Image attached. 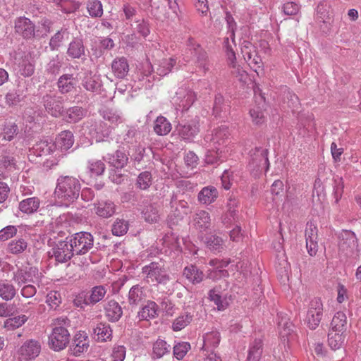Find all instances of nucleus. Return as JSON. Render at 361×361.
Listing matches in <instances>:
<instances>
[{
    "instance_id": "f257e3e1",
    "label": "nucleus",
    "mask_w": 361,
    "mask_h": 361,
    "mask_svg": "<svg viewBox=\"0 0 361 361\" xmlns=\"http://www.w3.org/2000/svg\"><path fill=\"white\" fill-rule=\"evenodd\" d=\"M81 184L75 177L61 176L55 188V197L66 206L74 202L80 196Z\"/></svg>"
},
{
    "instance_id": "f03ea898",
    "label": "nucleus",
    "mask_w": 361,
    "mask_h": 361,
    "mask_svg": "<svg viewBox=\"0 0 361 361\" xmlns=\"http://www.w3.org/2000/svg\"><path fill=\"white\" fill-rule=\"evenodd\" d=\"M142 274L145 276L147 282H157L166 285L170 280V276L167 274L164 266L158 262H152L145 265L142 269Z\"/></svg>"
},
{
    "instance_id": "7ed1b4c3",
    "label": "nucleus",
    "mask_w": 361,
    "mask_h": 361,
    "mask_svg": "<svg viewBox=\"0 0 361 361\" xmlns=\"http://www.w3.org/2000/svg\"><path fill=\"white\" fill-rule=\"evenodd\" d=\"M71 243L73 244L76 255H82L88 252L93 247L94 237L88 232H78L70 236Z\"/></svg>"
},
{
    "instance_id": "20e7f679",
    "label": "nucleus",
    "mask_w": 361,
    "mask_h": 361,
    "mask_svg": "<svg viewBox=\"0 0 361 361\" xmlns=\"http://www.w3.org/2000/svg\"><path fill=\"white\" fill-rule=\"evenodd\" d=\"M71 339L69 331L64 326H55L49 336L48 344L54 351H61L66 348Z\"/></svg>"
},
{
    "instance_id": "39448f33",
    "label": "nucleus",
    "mask_w": 361,
    "mask_h": 361,
    "mask_svg": "<svg viewBox=\"0 0 361 361\" xmlns=\"http://www.w3.org/2000/svg\"><path fill=\"white\" fill-rule=\"evenodd\" d=\"M357 240L355 233L350 231L342 232L339 236L338 252L345 257L354 255L357 250Z\"/></svg>"
},
{
    "instance_id": "423d86ee",
    "label": "nucleus",
    "mask_w": 361,
    "mask_h": 361,
    "mask_svg": "<svg viewBox=\"0 0 361 361\" xmlns=\"http://www.w3.org/2000/svg\"><path fill=\"white\" fill-rule=\"evenodd\" d=\"M323 314V304L320 298H314L310 301L306 316V323L310 329H315L319 324Z\"/></svg>"
},
{
    "instance_id": "0eeeda50",
    "label": "nucleus",
    "mask_w": 361,
    "mask_h": 361,
    "mask_svg": "<svg viewBox=\"0 0 361 361\" xmlns=\"http://www.w3.org/2000/svg\"><path fill=\"white\" fill-rule=\"evenodd\" d=\"M14 30L23 39H30L38 36L34 23L25 16L18 17L14 20Z\"/></svg>"
},
{
    "instance_id": "6e6552de",
    "label": "nucleus",
    "mask_w": 361,
    "mask_h": 361,
    "mask_svg": "<svg viewBox=\"0 0 361 361\" xmlns=\"http://www.w3.org/2000/svg\"><path fill=\"white\" fill-rule=\"evenodd\" d=\"M72 247L73 244L71 243L70 240H68V238L66 240L59 241L52 249L55 259L61 263L70 260L75 255Z\"/></svg>"
},
{
    "instance_id": "1a4fd4ad",
    "label": "nucleus",
    "mask_w": 361,
    "mask_h": 361,
    "mask_svg": "<svg viewBox=\"0 0 361 361\" xmlns=\"http://www.w3.org/2000/svg\"><path fill=\"white\" fill-rule=\"evenodd\" d=\"M176 130L182 139L192 141L200 132V119L198 117L190 120L184 124L179 123Z\"/></svg>"
},
{
    "instance_id": "9d476101",
    "label": "nucleus",
    "mask_w": 361,
    "mask_h": 361,
    "mask_svg": "<svg viewBox=\"0 0 361 361\" xmlns=\"http://www.w3.org/2000/svg\"><path fill=\"white\" fill-rule=\"evenodd\" d=\"M244 59L249 66L257 72L262 67V60L257 53L255 47L249 42H245L241 49Z\"/></svg>"
},
{
    "instance_id": "9b49d317",
    "label": "nucleus",
    "mask_w": 361,
    "mask_h": 361,
    "mask_svg": "<svg viewBox=\"0 0 361 361\" xmlns=\"http://www.w3.org/2000/svg\"><path fill=\"white\" fill-rule=\"evenodd\" d=\"M251 157L250 165L254 168H257V171L265 169L267 171L269 166L268 159V151L261 147H255L250 152Z\"/></svg>"
},
{
    "instance_id": "f8f14e48",
    "label": "nucleus",
    "mask_w": 361,
    "mask_h": 361,
    "mask_svg": "<svg viewBox=\"0 0 361 361\" xmlns=\"http://www.w3.org/2000/svg\"><path fill=\"white\" fill-rule=\"evenodd\" d=\"M38 269L33 267L18 268L13 272V280L18 286L27 283H33V278L37 274Z\"/></svg>"
},
{
    "instance_id": "ddd939ff",
    "label": "nucleus",
    "mask_w": 361,
    "mask_h": 361,
    "mask_svg": "<svg viewBox=\"0 0 361 361\" xmlns=\"http://www.w3.org/2000/svg\"><path fill=\"white\" fill-rule=\"evenodd\" d=\"M41 350L39 341L33 339L26 341L18 349V354L25 360H33L37 357Z\"/></svg>"
},
{
    "instance_id": "4468645a",
    "label": "nucleus",
    "mask_w": 361,
    "mask_h": 361,
    "mask_svg": "<svg viewBox=\"0 0 361 361\" xmlns=\"http://www.w3.org/2000/svg\"><path fill=\"white\" fill-rule=\"evenodd\" d=\"M42 102L46 111L52 116H62L63 111L62 102L55 96L46 94L43 97Z\"/></svg>"
},
{
    "instance_id": "2eb2a0df",
    "label": "nucleus",
    "mask_w": 361,
    "mask_h": 361,
    "mask_svg": "<svg viewBox=\"0 0 361 361\" xmlns=\"http://www.w3.org/2000/svg\"><path fill=\"white\" fill-rule=\"evenodd\" d=\"M78 80L73 74H63L57 81L58 90L61 94H65L75 89Z\"/></svg>"
},
{
    "instance_id": "dca6fc26",
    "label": "nucleus",
    "mask_w": 361,
    "mask_h": 361,
    "mask_svg": "<svg viewBox=\"0 0 361 361\" xmlns=\"http://www.w3.org/2000/svg\"><path fill=\"white\" fill-rule=\"evenodd\" d=\"M103 159L116 169H123L128 161V156L121 150H117L114 154H108Z\"/></svg>"
},
{
    "instance_id": "f3484780",
    "label": "nucleus",
    "mask_w": 361,
    "mask_h": 361,
    "mask_svg": "<svg viewBox=\"0 0 361 361\" xmlns=\"http://www.w3.org/2000/svg\"><path fill=\"white\" fill-rule=\"evenodd\" d=\"M93 335L97 341H110L112 339V329L109 324L101 322L93 329Z\"/></svg>"
},
{
    "instance_id": "a211bd4d",
    "label": "nucleus",
    "mask_w": 361,
    "mask_h": 361,
    "mask_svg": "<svg viewBox=\"0 0 361 361\" xmlns=\"http://www.w3.org/2000/svg\"><path fill=\"white\" fill-rule=\"evenodd\" d=\"M85 47L82 39L75 37L68 44L67 55L72 59H80L85 55Z\"/></svg>"
},
{
    "instance_id": "6ab92c4d",
    "label": "nucleus",
    "mask_w": 361,
    "mask_h": 361,
    "mask_svg": "<svg viewBox=\"0 0 361 361\" xmlns=\"http://www.w3.org/2000/svg\"><path fill=\"white\" fill-rule=\"evenodd\" d=\"M95 213L102 218H109L116 212V205L111 201H101L94 204Z\"/></svg>"
},
{
    "instance_id": "aec40b11",
    "label": "nucleus",
    "mask_w": 361,
    "mask_h": 361,
    "mask_svg": "<svg viewBox=\"0 0 361 361\" xmlns=\"http://www.w3.org/2000/svg\"><path fill=\"white\" fill-rule=\"evenodd\" d=\"M111 69L114 75L120 79L124 78L129 71L127 59L122 56L116 58L111 63Z\"/></svg>"
},
{
    "instance_id": "412c9836",
    "label": "nucleus",
    "mask_w": 361,
    "mask_h": 361,
    "mask_svg": "<svg viewBox=\"0 0 361 361\" xmlns=\"http://www.w3.org/2000/svg\"><path fill=\"white\" fill-rule=\"evenodd\" d=\"M155 65V73L157 75L163 77L169 74L176 65V59L164 58L157 61Z\"/></svg>"
},
{
    "instance_id": "4be33fe9",
    "label": "nucleus",
    "mask_w": 361,
    "mask_h": 361,
    "mask_svg": "<svg viewBox=\"0 0 361 361\" xmlns=\"http://www.w3.org/2000/svg\"><path fill=\"white\" fill-rule=\"evenodd\" d=\"M158 305L154 301L148 300L137 313L140 320L149 321L158 316Z\"/></svg>"
},
{
    "instance_id": "5701e85b",
    "label": "nucleus",
    "mask_w": 361,
    "mask_h": 361,
    "mask_svg": "<svg viewBox=\"0 0 361 361\" xmlns=\"http://www.w3.org/2000/svg\"><path fill=\"white\" fill-rule=\"evenodd\" d=\"M106 317L110 322H116L120 319L123 315V310L121 305L114 300L107 302L105 307Z\"/></svg>"
},
{
    "instance_id": "b1692460",
    "label": "nucleus",
    "mask_w": 361,
    "mask_h": 361,
    "mask_svg": "<svg viewBox=\"0 0 361 361\" xmlns=\"http://www.w3.org/2000/svg\"><path fill=\"white\" fill-rule=\"evenodd\" d=\"M219 196L217 189L214 186L204 187L198 193L197 200L201 204H210Z\"/></svg>"
},
{
    "instance_id": "393cba45",
    "label": "nucleus",
    "mask_w": 361,
    "mask_h": 361,
    "mask_svg": "<svg viewBox=\"0 0 361 361\" xmlns=\"http://www.w3.org/2000/svg\"><path fill=\"white\" fill-rule=\"evenodd\" d=\"M55 149L54 143L47 140L37 142L31 149V151L37 157L47 156L52 153Z\"/></svg>"
},
{
    "instance_id": "a878e982",
    "label": "nucleus",
    "mask_w": 361,
    "mask_h": 361,
    "mask_svg": "<svg viewBox=\"0 0 361 361\" xmlns=\"http://www.w3.org/2000/svg\"><path fill=\"white\" fill-rule=\"evenodd\" d=\"M70 32L66 27L57 31L49 39V45L51 51L58 50L66 40L69 39Z\"/></svg>"
},
{
    "instance_id": "bb28decb",
    "label": "nucleus",
    "mask_w": 361,
    "mask_h": 361,
    "mask_svg": "<svg viewBox=\"0 0 361 361\" xmlns=\"http://www.w3.org/2000/svg\"><path fill=\"white\" fill-rule=\"evenodd\" d=\"M54 143L55 149L58 147L61 149V151L68 150L74 143L73 135L69 130L63 131L59 134Z\"/></svg>"
},
{
    "instance_id": "cd10ccee",
    "label": "nucleus",
    "mask_w": 361,
    "mask_h": 361,
    "mask_svg": "<svg viewBox=\"0 0 361 361\" xmlns=\"http://www.w3.org/2000/svg\"><path fill=\"white\" fill-rule=\"evenodd\" d=\"M86 114V111L78 106L70 107L62 114L63 119L68 123H77L80 121Z\"/></svg>"
},
{
    "instance_id": "c85d7f7f",
    "label": "nucleus",
    "mask_w": 361,
    "mask_h": 361,
    "mask_svg": "<svg viewBox=\"0 0 361 361\" xmlns=\"http://www.w3.org/2000/svg\"><path fill=\"white\" fill-rule=\"evenodd\" d=\"M193 223L197 229L204 231L208 229L211 224V219L209 213L204 210L196 212L193 219Z\"/></svg>"
},
{
    "instance_id": "c756f323",
    "label": "nucleus",
    "mask_w": 361,
    "mask_h": 361,
    "mask_svg": "<svg viewBox=\"0 0 361 361\" xmlns=\"http://www.w3.org/2000/svg\"><path fill=\"white\" fill-rule=\"evenodd\" d=\"M145 297L144 288L138 284L133 286L128 295V302L131 306H137Z\"/></svg>"
},
{
    "instance_id": "7c9ffc66",
    "label": "nucleus",
    "mask_w": 361,
    "mask_h": 361,
    "mask_svg": "<svg viewBox=\"0 0 361 361\" xmlns=\"http://www.w3.org/2000/svg\"><path fill=\"white\" fill-rule=\"evenodd\" d=\"M193 92L186 87H180L176 92V95L173 98L176 102H183V106L190 105L194 102Z\"/></svg>"
},
{
    "instance_id": "2f4dec72",
    "label": "nucleus",
    "mask_w": 361,
    "mask_h": 361,
    "mask_svg": "<svg viewBox=\"0 0 361 361\" xmlns=\"http://www.w3.org/2000/svg\"><path fill=\"white\" fill-rule=\"evenodd\" d=\"M207 247L214 253L222 252L225 248L224 240L216 235H209L204 241Z\"/></svg>"
},
{
    "instance_id": "473e14b6",
    "label": "nucleus",
    "mask_w": 361,
    "mask_h": 361,
    "mask_svg": "<svg viewBox=\"0 0 361 361\" xmlns=\"http://www.w3.org/2000/svg\"><path fill=\"white\" fill-rule=\"evenodd\" d=\"M35 63L30 54H26L19 65V71L24 77H30L35 72Z\"/></svg>"
},
{
    "instance_id": "72a5a7b5",
    "label": "nucleus",
    "mask_w": 361,
    "mask_h": 361,
    "mask_svg": "<svg viewBox=\"0 0 361 361\" xmlns=\"http://www.w3.org/2000/svg\"><path fill=\"white\" fill-rule=\"evenodd\" d=\"M183 276L192 284H197L202 281L204 274L194 265L185 267Z\"/></svg>"
},
{
    "instance_id": "f704fd0d",
    "label": "nucleus",
    "mask_w": 361,
    "mask_h": 361,
    "mask_svg": "<svg viewBox=\"0 0 361 361\" xmlns=\"http://www.w3.org/2000/svg\"><path fill=\"white\" fill-rule=\"evenodd\" d=\"M40 204L39 198L36 197L26 198L19 203V209L25 214H32L35 212Z\"/></svg>"
},
{
    "instance_id": "c9c22d12",
    "label": "nucleus",
    "mask_w": 361,
    "mask_h": 361,
    "mask_svg": "<svg viewBox=\"0 0 361 361\" xmlns=\"http://www.w3.org/2000/svg\"><path fill=\"white\" fill-rule=\"evenodd\" d=\"M74 345L73 352L75 355H78L86 351L89 347V342L86 334L82 332L76 334L74 339Z\"/></svg>"
},
{
    "instance_id": "e433bc0d",
    "label": "nucleus",
    "mask_w": 361,
    "mask_h": 361,
    "mask_svg": "<svg viewBox=\"0 0 361 361\" xmlns=\"http://www.w3.org/2000/svg\"><path fill=\"white\" fill-rule=\"evenodd\" d=\"M154 130L158 135H166L171 130V124L166 118L159 116L154 121Z\"/></svg>"
},
{
    "instance_id": "4c0bfd02",
    "label": "nucleus",
    "mask_w": 361,
    "mask_h": 361,
    "mask_svg": "<svg viewBox=\"0 0 361 361\" xmlns=\"http://www.w3.org/2000/svg\"><path fill=\"white\" fill-rule=\"evenodd\" d=\"M16 295V289L15 286L10 283L8 281H0V298L5 300H11Z\"/></svg>"
},
{
    "instance_id": "58836bf2",
    "label": "nucleus",
    "mask_w": 361,
    "mask_h": 361,
    "mask_svg": "<svg viewBox=\"0 0 361 361\" xmlns=\"http://www.w3.org/2000/svg\"><path fill=\"white\" fill-rule=\"evenodd\" d=\"M171 346L164 340L157 339L152 347V357L159 359L170 352Z\"/></svg>"
},
{
    "instance_id": "ea45409f",
    "label": "nucleus",
    "mask_w": 361,
    "mask_h": 361,
    "mask_svg": "<svg viewBox=\"0 0 361 361\" xmlns=\"http://www.w3.org/2000/svg\"><path fill=\"white\" fill-rule=\"evenodd\" d=\"M347 319L345 314L342 312H338L332 319L331 325V330L344 333L346 330Z\"/></svg>"
},
{
    "instance_id": "a19ab883",
    "label": "nucleus",
    "mask_w": 361,
    "mask_h": 361,
    "mask_svg": "<svg viewBox=\"0 0 361 361\" xmlns=\"http://www.w3.org/2000/svg\"><path fill=\"white\" fill-rule=\"evenodd\" d=\"M260 99L263 102L262 106H255L250 110V115L252 118V121L255 125H262L265 123L266 117L263 111L264 106V98L261 96Z\"/></svg>"
},
{
    "instance_id": "79ce46f5",
    "label": "nucleus",
    "mask_w": 361,
    "mask_h": 361,
    "mask_svg": "<svg viewBox=\"0 0 361 361\" xmlns=\"http://www.w3.org/2000/svg\"><path fill=\"white\" fill-rule=\"evenodd\" d=\"M104 120L109 121L111 124L118 125L123 122L121 114L113 109H104L100 112Z\"/></svg>"
},
{
    "instance_id": "37998d69",
    "label": "nucleus",
    "mask_w": 361,
    "mask_h": 361,
    "mask_svg": "<svg viewBox=\"0 0 361 361\" xmlns=\"http://www.w3.org/2000/svg\"><path fill=\"white\" fill-rule=\"evenodd\" d=\"M28 319V317L22 314L8 318L4 321V328L7 331H13L22 326Z\"/></svg>"
},
{
    "instance_id": "c03bdc74",
    "label": "nucleus",
    "mask_w": 361,
    "mask_h": 361,
    "mask_svg": "<svg viewBox=\"0 0 361 361\" xmlns=\"http://www.w3.org/2000/svg\"><path fill=\"white\" fill-rule=\"evenodd\" d=\"M27 247V243L23 238L14 239L9 242L7 251L13 255L23 253Z\"/></svg>"
},
{
    "instance_id": "a18cd8bd",
    "label": "nucleus",
    "mask_w": 361,
    "mask_h": 361,
    "mask_svg": "<svg viewBox=\"0 0 361 361\" xmlns=\"http://www.w3.org/2000/svg\"><path fill=\"white\" fill-rule=\"evenodd\" d=\"M330 6L324 1H320L316 9V19L323 23H326L330 19Z\"/></svg>"
},
{
    "instance_id": "49530a36",
    "label": "nucleus",
    "mask_w": 361,
    "mask_h": 361,
    "mask_svg": "<svg viewBox=\"0 0 361 361\" xmlns=\"http://www.w3.org/2000/svg\"><path fill=\"white\" fill-rule=\"evenodd\" d=\"M209 298L214 302L219 310H224L228 305L226 298L222 297L219 290L216 288L209 290Z\"/></svg>"
},
{
    "instance_id": "de8ad7c7",
    "label": "nucleus",
    "mask_w": 361,
    "mask_h": 361,
    "mask_svg": "<svg viewBox=\"0 0 361 361\" xmlns=\"http://www.w3.org/2000/svg\"><path fill=\"white\" fill-rule=\"evenodd\" d=\"M18 132V127L14 123H10L4 126L3 132L0 134V144L4 141H11Z\"/></svg>"
},
{
    "instance_id": "09e8293b",
    "label": "nucleus",
    "mask_w": 361,
    "mask_h": 361,
    "mask_svg": "<svg viewBox=\"0 0 361 361\" xmlns=\"http://www.w3.org/2000/svg\"><path fill=\"white\" fill-rule=\"evenodd\" d=\"M145 220L149 223H156L159 219L158 207L155 204H149L142 211Z\"/></svg>"
},
{
    "instance_id": "8fccbe9b",
    "label": "nucleus",
    "mask_w": 361,
    "mask_h": 361,
    "mask_svg": "<svg viewBox=\"0 0 361 361\" xmlns=\"http://www.w3.org/2000/svg\"><path fill=\"white\" fill-rule=\"evenodd\" d=\"M345 336L343 333H339L331 330L328 335V342L329 346L333 350L340 348L344 343Z\"/></svg>"
},
{
    "instance_id": "3c124183",
    "label": "nucleus",
    "mask_w": 361,
    "mask_h": 361,
    "mask_svg": "<svg viewBox=\"0 0 361 361\" xmlns=\"http://www.w3.org/2000/svg\"><path fill=\"white\" fill-rule=\"evenodd\" d=\"M87 172L90 176H99L105 171V164L101 160H90L87 166Z\"/></svg>"
},
{
    "instance_id": "603ef678",
    "label": "nucleus",
    "mask_w": 361,
    "mask_h": 361,
    "mask_svg": "<svg viewBox=\"0 0 361 361\" xmlns=\"http://www.w3.org/2000/svg\"><path fill=\"white\" fill-rule=\"evenodd\" d=\"M262 353L261 340H255L252 343L247 355V361H259Z\"/></svg>"
},
{
    "instance_id": "864d4df0",
    "label": "nucleus",
    "mask_w": 361,
    "mask_h": 361,
    "mask_svg": "<svg viewBox=\"0 0 361 361\" xmlns=\"http://www.w3.org/2000/svg\"><path fill=\"white\" fill-rule=\"evenodd\" d=\"M106 293V290L103 286L93 287L91 289L90 294L88 295L89 303L95 305L104 298Z\"/></svg>"
},
{
    "instance_id": "5fc2aeb1",
    "label": "nucleus",
    "mask_w": 361,
    "mask_h": 361,
    "mask_svg": "<svg viewBox=\"0 0 361 361\" xmlns=\"http://www.w3.org/2000/svg\"><path fill=\"white\" fill-rule=\"evenodd\" d=\"M193 315L190 313H185L177 317L173 323V331H178L184 329L192 320Z\"/></svg>"
},
{
    "instance_id": "6e6d98bb",
    "label": "nucleus",
    "mask_w": 361,
    "mask_h": 361,
    "mask_svg": "<svg viewBox=\"0 0 361 361\" xmlns=\"http://www.w3.org/2000/svg\"><path fill=\"white\" fill-rule=\"evenodd\" d=\"M152 14L157 19L164 20L169 18L167 8L164 4L154 2L152 5Z\"/></svg>"
},
{
    "instance_id": "4d7b16f0",
    "label": "nucleus",
    "mask_w": 361,
    "mask_h": 361,
    "mask_svg": "<svg viewBox=\"0 0 361 361\" xmlns=\"http://www.w3.org/2000/svg\"><path fill=\"white\" fill-rule=\"evenodd\" d=\"M82 87L89 92H97L100 90L101 83L94 76L86 75L82 81Z\"/></svg>"
},
{
    "instance_id": "13d9d810",
    "label": "nucleus",
    "mask_w": 361,
    "mask_h": 361,
    "mask_svg": "<svg viewBox=\"0 0 361 361\" xmlns=\"http://www.w3.org/2000/svg\"><path fill=\"white\" fill-rule=\"evenodd\" d=\"M228 135L229 133L228 128L222 126L215 130L214 133L212 135V141L219 145H224L225 143V140L228 139Z\"/></svg>"
},
{
    "instance_id": "bf43d9fd",
    "label": "nucleus",
    "mask_w": 361,
    "mask_h": 361,
    "mask_svg": "<svg viewBox=\"0 0 361 361\" xmlns=\"http://www.w3.org/2000/svg\"><path fill=\"white\" fill-rule=\"evenodd\" d=\"M152 183L151 173L144 171L139 174L137 178L136 185L141 190H147L149 188Z\"/></svg>"
},
{
    "instance_id": "052dcab7",
    "label": "nucleus",
    "mask_w": 361,
    "mask_h": 361,
    "mask_svg": "<svg viewBox=\"0 0 361 361\" xmlns=\"http://www.w3.org/2000/svg\"><path fill=\"white\" fill-rule=\"evenodd\" d=\"M87 9L90 16L93 18L101 17L103 14L102 4L98 0L88 1L87 4Z\"/></svg>"
},
{
    "instance_id": "680f3d73",
    "label": "nucleus",
    "mask_w": 361,
    "mask_h": 361,
    "mask_svg": "<svg viewBox=\"0 0 361 361\" xmlns=\"http://www.w3.org/2000/svg\"><path fill=\"white\" fill-rule=\"evenodd\" d=\"M128 224L123 219H117L112 226V233L116 236H121L127 233Z\"/></svg>"
},
{
    "instance_id": "e2e57ef3",
    "label": "nucleus",
    "mask_w": 361,
    "mask_h": 361,
    "mask_svg": "<svg viewBox=\"0 0 361 361\" xmlns=\"http://www.w3.org/2000/svg\"><path fill=\"white\" fill-rule=\"evenodd\" d=\"M195 54H197L196 63L200 68H202L204 72L209 70V66L207 63V53L200 49V46L197 45V49H195Z\"/></svg>"
},
{
    "instance_id": "0e129e2a",
    "label": "nucleus",
    "mask_w": 361,
    "mask_h": 361,
    "mask_svg": "<svg viewBox=\"0 0 361 361\" xmlns=\"http://www.w3.org/2000/svg\"><path fill=\"white\" fill-rule=\"evenodd\" d=\"M190 349V344L188 342L178 343L173 347V355L178 360H182L188 350Z\"/></svg>"
},
{
    "instance_id": "69168bd1",
    "label": "nucleus",
    "mask_w": 361,
    "mask_h": 361,
    "mask_svg": "<svg viewBox=\"0 0 361 361\" xmlns=\"http://www.w3.org/2000/svg\"><path fill=\"white\" fill-rule=\"evenodd\" d=\"M61 66V61L57 55L47 63L46 71L49 74L55 75L59 73Z\"/></svg>"
},
{
    "instance_id": "338daca9",
    "label": "nucleus",
    "mask_w": 361,
    "mask_h": 361,
    "mask_svg": "<svg viewBox=\"0 0 361 361\" xmlns=\"http://www.w3.org/2000/svg\"><path fill=\"white\" fill-rule=\"evenodd\" d=\"M226 20L227 23V27H228V39L231 38L232 44L235 45V32L236 30V23L234 20V18L233 16L229 13H227L226 16Z\"/></svg>"
},
{
    "instance_id": "774afa93",
    "label": "nucleus",
    "mask_w": 361,
    "mask_h": 361,
    "mask_svg": "<svg viewBox=\"0 0 361 361\" xmlns=\"http://www.w3.org/2000/svg\"><path fill=\"white\" fill-rule=\"evenodd\" d=\"M344 183L343 178L337 176L334 178V196L335 203L337 204L341 198L343 192Z\"/></svg>"
}]
</instances>
